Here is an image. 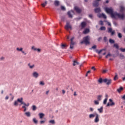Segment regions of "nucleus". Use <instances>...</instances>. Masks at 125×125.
<instances>
[{
	"mask_svg": "<svg viewBox=\"0 0 125 125\" xmlns=\"http://www.w3.org/2000/svg\"><path fill=\"white\" fill-rule=\"evenodd\" d=\"M102 95H99L97 96V101H101L102 100Z\"/></svg>",
	"mask_w": 125,
	"mask_h": 125,
	"instance_id": "nucleus-23",
	"label": "nucleus"
},
{
	"mask_svg": "<svg viewBox=\"0 0 125 125\" xmlns=\"http://www.w3.org/2000/svg\"><path fill=\"white\" fill-rule=\"evenodd\" d=\"M92 69L93 70H94V71H95V70H96V69L95 68V67H94V66H92Z\"/></svg>",
	"mask_w": 125,
	"mask_h": 125,
	"instance_id": "nucleus-61",
	"label": "nucleus"
},
{
	"mask_svg": "<svg viewBox=\"0 0 125 125\" xmlns=\"http://www.w3.org/2000/svg\"><path fill=\"white\" fill-rule=\"evenodd\" d=\"M47 3H48V1H45V2H44V3H42V7H45L46 5V4H47Z\"/></svg>",
	"mask_w": 125,
	"mask_h": 125,
	"instance_id": "nucleus-28",
	"label": "nucleus"
},
{
	"mask_svg": "<svg viewBox=\"0 0 125 125\" xmlns=\"http://www.w3.org/2000/svg\"><path fill=\"white\" fill-rule=\"evenodd\" d=\"M96 114L97 113H93L89 114V117L90 119L94 118L95 117H96Z\"/></svg>",
	"mask_w": 125,
	"mask_h": 125,
	"instance_id": "nucleus-15",
	"label": "nucleus"
},
{
	"mask_svg": "<svg viewBox=\"0 0 125 125\" xmlns=\"http://www.w3.org/2000/svg\"><path fill=\"white\" fill-rule=\"evenodd\" d=\"M21 52L22 54H23L24 55H26L27 53L26 52H25L24 51L22 50Z\"/></svg>",
	"mask_w": 125,
	"mask_h": 125,
	"instance_id": "nucleus-45",
	"label": "nucleus"
},
{
	"mask_svg": "<svg viewBox=\"0 0 125 125\" xmlns=\"http://www.w3.org/2000/svg\"><path fill=\"white\" fill-rule=\"evenodd\" d=\"M89 111H90V112H93V111H94V108H92V107H90V108H89Z\"/></svg>",
	"mask_w": 125,
	"mask_h": 125,
	"instance_id": "nucleus-46",
	"label": "nucleus"
},
{
	"mask_svg": "<svg viewBox=\"0 0 125 125\" xmlns=\"http://www.w3.org/2000/svg\"><path fill=\"white\" fill-rule=\"evenodd\" d=\"M14 106L15 107H17L18 106V102L16 101H15L14 103Z\"/></svg>",
	"mask_w": 125,
	"mask_h": 125,
	"instance_id": "nucleus-31",
	"label": "nucleus"
},
{
	"mask_svg": "<svg viewBox=\"0 0 125 125\" xmlns=\"http://www.w3.org/2000/svg\"><path fill=\"white\" fill-rule=\"evenodd\" d=\"M17 102H18V103H21V104H22L23 103H24L23 102V98H19L17 99V101H16Z\"/></svg>",
	"mask_w": 125,
	"mask_h": 125,
	"instance_id": "nucleus-14",
	"label": "nucleus"
},
{
	"mask_svg": "<svg viewBox=\"0 0 125 125\" xmlns=\"http://www.w3.org/2000/svg\"><path fill=\"white\" fill-rule=\"evenodd\" d=\"M64 28L67 31H68L69 30H71L72 29V27H71V25H70L69 23L67 22L66 23V25L65 26Z\"/></svg>",
	"mask_w": 125,
	"mask_h": 125,
	"instance_id": "nucleus-6",
	"label": "nucleus"
},
{
	"mask_svg": "<svg viewBox=\"0 0 125 125\" xmlns=\"http://www.w3.org/2000/svg\"><path fill=\"white\" fill-rule=\"evenodd\" d=\"M118 37L120 38H122V35L121 33H118Z\"/></svg>",
	"mask_w": 125,
	"mask_h": 125,
	"instance_id": "nucleus-51",
	"label": "nucleus"
},
{
	"mask_svg": "<svg viewBox=\"0 0 125 125\" xmlns=\"http://www.w3.org/2000/svg\"><path fill=\"white\" fill-rule=\"evenodd\" d=\"M111 56V54H110V53H108L107 56H105V58H108V57Z\"/></svg>",
	"mask_w": 125,
	"mask_h": 125,
	"instance_id": "nucleus-44",
	"label": "nucleus"
},
{
	"mask_svg": "<svg viewBox=\"0 0 125 125\" xmlns=\"http://www.w3.org/2000/svg\"><path fill=\"white\" fill-rule=\"evenodd\" d=\"M118 79V75H116L114 77V81H116Z\"/></svg>",
	"mask_w": 125,
	"mask_h": 125,
	"instance_id": "nucleus-50",
	"label": "nucleus"
},
{
	"mask_svg": "<svg viewBox=\"0 0 125 125\" xmlns=\"http://www.w3.org/2000/svg\"><path fill=\"white\" fill-rule=\"evenodd\" d=\"M124 89V88L122 87H120V88L117 89V92L119 93H120Z\"/></svg>",
	"mask_w": 125,
	"mask_h": 125,
	"instance_id": "nucleus-30",
	"label": "nucleus"
},
{
	"mask_svg": "<svg viewBox=\"0 0 125 125\" xmlns=\"http://www.w3.org/2000/svg\"><path fill=\"white\" fill-rule=\"evenodd\" d=\"M114 46L116 48V49H119V45L118 44H114Z\"/></svg>",
	"mask_w": 125,
	"mask_h": 125,
	"instance_id": "nucleus-40",
	"label": "nucleus"
},
{
	"mask_svg": "<svg viewBox=\"0 0 125 125\" xmlns=\"http://www.w3.org/2000/svg\"><path fill=\"white\" fill-rule=\"evenodd\" d=\"M108 32L111 33V36H113L115 34V30H112V28H108Z\"/></svg>",
	"mask_w": 125,
	"mask_h": 125,
	"instance_id": "nucleus-8",
	"label": "nucleus"
},
{
	"mask_svg": "<svg viewBox=\"0 0 125 125\" xmlns=\"http://www.w3.org/2000/svg\"><path fill=\"white\" fill-rule=\"evenodd\" d=\"M32 76L35 79H38L39 77V73H38V72L34 71V72H33V73H32Z\"/></svg>",
	"mask_w": 125,
	"mask_h": 125,
	"instance_id": "nucleus-5",
	"label": "nucleus"
},
{
	"mask_svg": "<svg viewBox=\"0 0 125 125\" xmlns=\"http://www.w3.org/2000/svg\"><path fill=\"white\" fill-rule=\"evenodd\" d=\"M109 103H107V107L112 106L115 105V104L114 102H113V100L112 99H109Z\"/></svg>",
	"mask_w": 125,
	"mask_h": 125,
	"instance_id": "nucleus-4",
	"label": "nucleus"
},
{
	"mask_svg": "<svg viewBox=\"0 0 125 125\" xmlns=\"http://www.w3.org/2000/svg\"><path fill=\"white\" fill-rule=\"evenodd\" d=\"M70 49H73L74 48V45L75 44V42L73 41H70Z\"/></svg>",
	"mask_w": 125,
	"mask_h": 125,
	"instance_id": "nucleus-17",
	"label": "nucleus"
},
{
	"mask_svg": "<svg viewBox=\"0 0 125 125\" xmlns=\"http://www.w3.org/2000/svg\"><path fill=\"white\" fill-rule=\"evenodd\" d=\"M122 99L124 100H125V95H124L122 97Z\"/></svg>",
	"mask_w": 125,
	"mask_h": 125,
	"instance_id": "nucleus-64",
	"label": "nucleus"
},
{
	"mask_svg": "<svg viewBox=\"0 0 125 125\" xmlns=\"http://www.w3.org/2000/svg\"><path fill=\"white\" fill-rule=\"evenodd\" d=\"M107 72V70H103V71H102V73H103V74H104V73H106V72Z\"/></svg>",
	"mask_w": 125,
	"mask_h": 125,
	"instance_id": "nucleus-53",
	"label": "nucleus"
},
{
	"mask_svg": "<svg viewBox=\"0 0 125 125\" xmlns=\"http://www.w3.org/2000/svg\"><path fill=\"white\" fill-rule=\"evenodd\" d=\"M109 42H110V43H111V44H112V43H115V41H114V40H112L111 39H109Z\"/></svg>",
	"mask_w": 125,
	"mask_h": 125,
	"instance_id": "nucleus-34",
	"label": "nucleus"
},
{
	"mask_svg": "<svg viewBox=\"0 0 125 125\" xmlns=\"http://www.w3.org/2000/svg\"><path fill=\"white\" fill-rule=\"evenodd\" d=\"M62 94H63V95L64 94V93H65V91H64V90H62Z\"/></svg>",
	"mask_w": 125,
	"mask_h": 125,
	"instance_id": "nucleus-63",
	"label": "nucleus"
},
{
	"mask_svg": "<svg viewBox=\"0 0 125 125\" xmlns=\"http://www.w3.org/2000/svg\"><path fill=\"white\" fill-rule=\"evenodd\" d=\"M39 84L42 86H43L44 85V83L43 81H40Z\"/></svg>",
	"mask_w": 125,
	"mask_h": 125,
	"instance_id": "nucleus-35",
	"label": "nucleus"
},
{
	"mask_svg": "<svg viewBox=\"0 0 125 125\" xmlns=\"http://www.w3.org/2000/svg\"><path fill=\"white\" fill-rule=\"evenodd\" d=\"M22 108H23V109H23V111L24 112H25L26 111V106H25V105H22Z\"/></svg>",
	"mask_w": 125,
	"mask_h": 125,
	"instance_id": "nucleus-37",
	"label": "nucleus"
},
{
	"mask_svg": "<svg viewBox=\"0 0 125 125\" xmlns=\"http://www.w3.org/2000/svg\"><path fill=\"white\" fill-rule=\"evenodd\" d=\"M107 100H108V95H105V98L104 100V101H103V104L104 105H105L106 104Z\"/></svg>",
	"mask_w": 125,
	"mask_h": 125,
	"instance_id": "nucleus-13",
	"label": "nucleus"
},
{
	"mask_svg": "<svg viewBox=\"0 0 125 125\" xmlns=\"http://www.w3.org/2000/svg\"><path fill=\"white\" fill-rule=\"evenodd\" d=\"M97 110L99 111V113H102L104 112V107H101L100 108H98Z\"/></svg>",
	"mask_w": 125,
	"mask_h": 125,
	"instance_id": "nucleus-16",
	"label": "nucleus"
},
{
	"mask_svg": "<svg viewBox=\"0 0 125 125\" xmlns=\"http://www.w3.org/2000/svg\"><path fill=\"white\" fill-rule=\"evenodd\" d=\"M104 40L105 41V42H107V39L106 37H104Z\"/></svg>",
	"mask_w": 125,
	"mask_h": 125,
	"instance_id": "nucleus-54",
	"label": "nucleus"
},
{
	"mask_svg": "<svg viewBox=\"0 0 125 125\" xmlns=\"http://www.w3.org/2000/svg\"><path fill=\"white\" fill-rule=\"evenodd\" d=\"M23 104H22V105H24L25 106H26V107H28L29 105V103H27V104H25V103H22Z\"/></svg>",
	"mask_w": 125,
	"mask_h": 125,
	"instance_id": "nucleus-38",
	"label": "nucleus"
},
{
	"mask_svg": "<svg viewBox=\"0 0 125 125\" xmlns=\"http://www.w3.org/2000/svg\"><path fill=\"white\" fill-rule=\"evenodd\" d=\"M92 48L95 49V48H96V45L92 46Z\"/></svg>",
	"mask_w": 125,
	"mask_h": 125,
	"instance_id": "nucleus-58",
	"label": "nucleus"
},
{
	"mask_svg": "<svg viewBox=\"0 0 125 125\" xmlns=\"http://www.w3.org/2000/svg\"><path fill=\"white\" fill-rule=\"evenodd\" d=\"M75 10L76 11V12L77 13H81L82 10L81 9H80L77 6H75L74 7Z\"/></svg>",
	"mask_w": 125,
	"mask_h": 125,
	"instance_id": "nucleus-10",
	"label": "nucleus"
},
{
	"mask_svg": "<svg viewBox=\"0 0 125 125\" xmlns=\"http://www.w3.org/2000/svg\"><path fill=\"white\" fill-rule=\"evenodd\" d=\"M36 51H37V52H41V49L37 48Z\"/></svg>",
	"mask_w": 125,
	"mask_h": 125,
	"instance_id": "nucleus-57",
	"label": "nucleus"
},
{
	"mask_svg": "<svg viewBox=\"0 0 125 125\" xmlns=\"http://www.w3.org/2000/svg\"><path fill=\"white\" fill-rule=\"evenodd\" d=\"M103 83H106V84H107V85H109L111 84L112 80L107 79H103Z\"/></svg>",
	"mask_w": 125,
	"mask_h": 125,
	"instance_id": "nucleus-3",
	"label": "nucleus"
},
{
	"mask_svg": "<svg viewBox=\"0 0 125 125\" xmlns=\"http://www.w3.org/2000/svg\"><path fill=\"white\" fill-rule=\"evenodd\" d=\"M5 59V58L3 57H1V58H0V60L1 61V60H4Z\"/></svg>",
	"mask_w": 125,
	"mask_h": 125,
	"instance_id": "nucleus-60",
	"label": "nucleus"
},
{
	"mask_svg": "<svg viewBox=\"0 0 125 125\" xmlns=\"http://www.w3.org/2000/svg\"><path fill=\"white\" fill-rule=\"evenodd\" d=\"M101 10H100V8H97L95 9V12L96 13H99Z\"/></svg>",
	"mask_w": 125,
	"mask_h": 125,
	"instance_id": "nucleus-27",
	"label": "nucleus"
},
{
	"mask_svg": "<svg viewBox=\"0 0 125 125\" xmlns=\"http://www.w3.org/2000/svg\"><path fill=\"white\" fill-rule=\"evenodd\" d=\"M120 50H121V52H125V48H121L120 49Z\"/></svg>",
	"mask_w": 125,
	"mask_h": 125,
	"instance_id": "nucleus-48",
	"label": "nucleus"
},
{
	"mask_svg": "<svg viewBox=\"0 0 125 125\" xmlns=\"http://www.w3.org/2000/svg\"><path fill=\"white\" fill-rule=\"evenodd\" d=\"M99 23L100 24L103 25H104V21H101L99 22Z\"/></svg>",
	"mask_w": 125,
	"mask_h": 125,
	"instance_id": "nucleus-49",
	"label": "nucleus"
},
{
	"mask_svg": "<svg viewBox=\"0 0 125 125\" xmlns=\"http://www.w3.org/2000/svg\"><path fill=\"white\" fill-rule=\"evenodd\" d=\"M49 124H52V125H54V124H55V122L54 120H50Z\"/></svg>",
	"mask_w": 125,
	"mask_h": 125,
	"instance_id": "nucleus-36",
	"label": "nucleus"
},
{
	"mask_svg": "<svg viewBox=\"0 0 125 125\" xmlns=\"http://www.w3.org/2000/svg\"><path fill=\"white\" fill-rule=\"evenodd\" d=\"M89 32V29H85L84 31H83V34H87Z\"/></svg>",
	"mask_w": 125,
	"mask_h": 125,
	"instance_id": "nucleus-25",
	"label": "nucleus"
},
{
	"mask_svg": "<svg viewBox=\"0 0 125 125\" xmlns=\"http://www.w3.org/2000/svg\"><path fill=\"white\" fill-rule=\"evenodd\" d=\"M74 39V37H72V38L70 39V42H73Z\"/></svg>",
	"mask_w": 125,
	"mask_h": 125,
	"instance_id": "nucleus-59",
	"label": "nucleus"
},
{
	"mask_svg": "<svg viewBox=\"0 0 125 125\" xmlns=\"http://www.w3.org/2000/svg\"><path fill=\"white\" fill-rule=\"evenodd\" d=\"M100 101H99V100H95L94 102V104L95 105H99Z\"/></svg>",
	"mask_w": 125,
	"mask_h": 125,
	"instance_id": "nucleus-29",
	"label": "nucleus"
},
{
	"mask_svg": "<svg viewBox=\"0 0 125 125\" xmlns=\"http://www.w3.org/2000/svg\"><path fill=\"white\" fill-rule=\"evenodd\" d=\"M90 38L89 36H86L84 38H83V41L81 42V43L83 44L85 43L86 45L89 44L90 43L89 41H90Z\"/></svg>",
	"mask_w": 125,
	"mask_h": 125,
	"instance_id": "nucleus-2",
	"label": "nucleus"
},
{
	"mask_svg": "<svg viewBox=\"0 0 125 125\" xmlns=\"http://www.w3.org/2000/svg\"><path fill=\"white\" fill-rule=\"evenodd\" d=\"M85 26H86V23L84 21L82 22V24H81V26L82 27V29H83Z\"/></svg>",
	"mask_w": 125,
	"mask_h": 125,
	"instance_id": "nucleus-20",
	"label": "nucleus"
},
{
	"mask_svg": "<svg viewBox=\"0 0 125 125\" xmlns=\"http://www.w3.org/2000/svg\"><path fill=\"white\" fill-rule=\"evenodd\" d=\"M106 13L111 15V18L113 19H120L124 20L125 19V15L124 12H125V7L124 6H120V12L122 14H118L117 12H114L112 8L105 7L104 9Z\"/></svg>",
	"mask_w": 125,
	"mask_h": 125,
	"instance_id": "nucleus-1",
	"label": "nucleus"
},
{
	"mask_svg": "<svg viewBox=\"0 0 125 125\" xmlns=\"http://www.w3.org/2000/svg\"><path fill=\"white\" fill-rule=\"evenodd\" d=\"M66 47V44H62V48H64Z\"/></svg>",
	"mask_w": 125,
	"mask_h": 125,
	"instance_id": "nucleus-42",
	"label": "nucleus"
},
{
	"mask_svg": "<svg viewBox=\"0 0 125 125\" xmlns=\"http://www.w3.org/2000/svg\"><path fill=\"white\" fill-rule=\"evenodd\" d=\"M32 121H33L35 124H38V121L36 119V118H34L33 119H32Z\"/></svg>",
	"mask_w": 125,
	"mask_h": 125,
	"instance_id": "nucleus-22",
	"label": "nucleus"
},
{
	"mask_svg": "<svg viewBox=\"0 0 125 125\" xmlns=\"http://www.w3.org/2000/svg\"><path fill=\"white\" fill-rule=\"evenodd\" d=\"M39 116L40 119H43V118L44 117V114L42 113H40L39 114Z\"/></svg>",
	"mask_w": 125,
	"mask_h": 125,
	"instance_id": "nucleus-19",
	"label": "nucleus"
},
{
	"mask_svg": "<svg viewBox=\"0 0 125 125\" xmlns=\"http://www.w3.org/2000/svg\"><path fill=\"white\" fill-rule=\"evenodd\" d=\"M49 92V90L46 91V95H48Z\"/></svg>",
	"mask_w": 125,
	"mask_h": 125,
	"instance_id": "nucleus-62",
	"label": "nucleus"
},
{
	"mask_svg": "<svg viewBox=\"0 0 125 125\" xmlns=\"http://www.w3.org/2000/svg\"><path fill=\"white\" fill-rule=\"evenodd\" d=\"M31 49L34 50V51H36V49H37V48H35L34 46H32Z\"/></svg>",
	"mask_w": 125,
	"mask_h": 125,
	"instance_id": "nucleus-47",
	"label": "nucleus"
},
{
	"mask_svg": "<svg viewBox=\"0 0 125 125\" xmlns=\"http://www.w3.org/2000/svg\"><path fill=\"white\" fill-rule=\"evenodd\" d=\"M74 14V12L73 11H70V12H68L67 15L69 16V18H72V15Z\"/></svg>",
	"mask_w": 125,
	"mask_h": 125,
	"instance_id": "nucleus-9",
	"label": "nucleus"
},
{
	"mask_svg": "<svg viewBox=\"0 0 125 125\" xmlns=\"http://www.w3.org/2000/svg\"><path fill=\"white\" fill-rule=\"evenodd\" d=\"M36 109L37 107L36 105H32V110H33V111H36Z\"/></svg>",
	"mask_w": 125,
	"mask_h": 125,
	"instance_id": "nucleus-39",
	"label": "nucleus"
},
{
	"mask_svg": "<svg viewBox=\"0 0 125 125\" xmlns=\"http://www.w3.org/2000/svg\"><path fill=\"white\" fill-rule=\"evenodd\" d=\"M103 51H105V49H103L102 50H101L99 51L98 52V53L99 54H100V53H102V52Z\"/></svg>",
	"mask_w": 125,
	"mask_h": 125,
	"instance_id": "nucleus-43",
	"label": "nucleus"
},
{
	"mask_svg": "<svg viewBox=\"0 0 125 125\" xmlns=\"http://www.w3.org/2000/svg\"><path fill=\"white\" fill-rule=\"evenodd\" d=\"M77 65H79V62L77 61H73V65L76 66Z\"/></svg>",
	"mask_w": 125,
	"mask_h": 125,
	"instance_id": "nucleus-26",
	"label": "nucleus"
},
{
	"mask_svg": "<svg viewBox=\"0 0 125 125\" xmlns=\"http://www.w3.org/2000/svg\"><path fill=\"white\" fill-rule=\"evenodd\" d=\"M55 6H58L59 5V1L55 0L54 2Z\"/></svg>",
	"mask_w": 125,
	"mask_h": 125,
	"instance_id": "nucleus-32",
	"label": "nucleus"
},
{
	"mask_svg": "<svg viewBox=\"0 0 125 125\" xmlns=\"http://www.w3.org/2000/svg\"><path fill=\"white\" fill-rule=\"evenodd\" d=\"M9 99V97L8 96H6V97H5V100H8Z\"/></svg>",
	"mask_w": 125,
	"mask_h": 125,
	"instance_id": "nucleus-56",
	"label": "nucleus"
},
{
	"mask_svg": "<svg viewBox=\"0 0 125 125\" xmlns=\"http://www.w3.org/2000/svg\"><path fill=\"white\" fill-rule=\"evenodd\" d=\"M103 82H104V79L100 78V79L98 80V83H102Z\"/></svg>",
	"mask_w": 125,
	"mask_h": 125,
	"instance_id": "nucleus-33",
	"label": "nucleus"
},
{
	"mask_svg": "<svg viewBox=\"0 0 125 125\" xmlns=\"http://www.w3.org/2000/svg\"><path fill=\"white\" fill-rule=\"evenodd\" d=\"M44 123H45V121H40V124H44Z\"/></svg>",
	"mask_w": 125,
	"mask_h": 125,
	"instance_id": "nucleus-55",
	"label": "nucleus"
},
{
	"mask_svg": "<svg viewBox=\"0 0 125 125\" xmlns=\"http://www.w3.org/2000/svg\"><path fill=\"white\" fill-rule=\"evenodd\" d=\"M99 121H100L99 115L98 113H96V117L94 119V122L95 123H99Z\"/></svg>",
	"mask_w": 125,
	"mask_h": 125,
	"instance_id": "nucleus-7",
	"label": "nucleus"
},
{
	"mask_svg": "<svg viewBox=\"0 0 125 125\" xmlns=\"http://www.w3.org/2000/svg\"><path fill=\"white\" fill-rule=\"evenodd\" d=\"M27 66H28L29 68L31 69H34V68L35 67V64H31L30 63H29L28 64H27Z\"/></svg>",
	"mask_w": 125,
	"mask_h": 125,
	"instance_id": "nucleus-12",
	"label": "nucleus"
},
{
	"mask_svg": "<svg viewBox=\"0 0 125 125\" xmlns=\"http://www.w3.org/2000/svg\"><path fill=\"white\" fill-rule=\"evenodd\" d=\"M93 6H94V7H98V6H99V2L94 1L93 2Z\"/></svg>",
	"mask_w": 125,
	"mask_h": 125,
	"instance_id": "nucleus-21",
	"label": "nucleus"
},
{
	"mask_svg": "<svg viewBox=\"0 0 125 125\" xmlns=\"http://www.w3.org/2000/svg\"><path fill=\"white\" fill-rule=\"evenodd\" d=\"M98 16L99 18H103L104 19H106V16L104 14H99Z\"/></svg>",
	"mask_w": 125,
	"mask_h": 125,
	"instance_id": "nucleus-11",
	"label": "nucleus"
},
{
	"mask_svg": "<svg viewBox=\"0 0 125 125\" xmlns=\"http://www.w3.org/2000/svg\"><path fill=\"white\" fill-rule=\"evenodd\" d=\"M106 29V28H105L104 26H102V27L100 28V30L103 31V30H105Z\"/></svg>",
	"mask_w": 125,
	"mask_h": 125,
	"instance_id": "nucleus-41",
	"label": "nucleus"
},
{
	"mask_svg": "<svg viewBox=\"0 0 125 125\" xmlns=\"http://www.w3.org/2000/svg\"><path fill=\"white\" fill-rule=\"evenodd\" d=\"M61 9H62V10L63 11L65 10V7L63 6H62V7H61Z\"/></svg>",
	"mask_w": 125,
	"mask_h": 125,
	"instance_id": "nucleus-52",
	"label": "nucleus"
},
{
	"mask_svg": "<svg viewBox=\"0 0 125 125\" xmlns=\"http://www.w3.org/2000/svg\"><path fill=\"white\" fill-rule=\"evenodd\" d=\"M16 50L18 52H21V51H23V48L22 47H21V48H19V47H17L16 48Z\"/></svg>",
	"mask_w": 125,
	"mask_h": 125,
	"instance_id": "nucleus-24",
	"label": "nucleus"
},
{
	"mask_svg": "<svg viewBox=\"0 0 125 125\" xmlns=\"http://www.w3.org/2000/svg\"><path fill=\"white\" fill-rule=\"evenodd\" d=\"M24 115H26L27 117H31V113L29 111L25 112Z\"/></svg>",
	"mask_w": 125,
	"mask_h": 125,
	"instance_id": "nucleus-18",
	"label": "nucleus"
}]
</instances>
